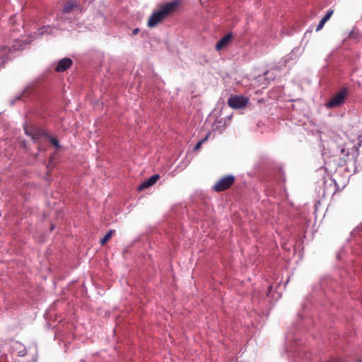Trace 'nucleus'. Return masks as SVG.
I'll list each match as a JSON object with an SVG mask.
<instances>
[{
	"label": "nucleus",
	"mask_w": 362,
	"mask_h": 362,
	"mask_svg": "<svg viewBox=\"0 0 362 362\" xmlns=\"http://www.w3.org/2000/svg\"><path fill=\"white\" fill-rule=\"evenodd\" d=\"M178 6V1H173L163 5L158 10L153 12L148 21V26L155 27L165 18L173 13Z\"/></svg>",
	"instance_id": "obj_1"
},
{
	"label": "nucleus",
	"mask_w": 362,
	"mask_h": 362,
	"mask_svg": "<svg viewBox=\"0 0 362 362\" xmlns=\"http://www.w3.org/2000/svg\"><path fill=\"white\" fill-rule=\"evenodd\" d=\"M348 95V89L344 88L339 92L335 93L329 100L326 103L327 108H334L341 106L344 104L345 99Z\"/></svg>",
	"instance_id": "obj_2"
},
{
	"label": "nucleus",
	"mask_w": 362,
	"mask_h": 362,
	"mask_svg": "<svg viewBox=\"0 0 362 362\" xmlns=\"http://www.w3.org/2000/svg\"><path fill=\"white\" fill-rule=\"evenodd\" d=\"M248 103V99L243 96L234 95L228 100V105L234 109H241Z\"/></svg>",
	"instance_id": "obj_3"
},
{
	"label": "nucleus",
	"mask_w": 362,
	"mask_h": 362,
	"mask_svg": "<svg viewBox=\"0 0 362 362\" xmlns=\"http://www.w3.org/2000/svg\"><path fill=\"white\" fill-rule=\"evenodd\" d=\"M234 182V177L232 175L226 176L221 179L214 186V189L217 192H221L228 189Z\"/></svg>",
	"instance_id": "obj_4"
},
{
	"label": "nucleus",
	"mask_w": 362,
	"mask_h": 362,
	"mask_svg": "<svg viewBox=\"0 0 362 362\" xmlns=\"http://www.w3.org/2000/svg\"><path fill=\"white\" fill-rule=\"evenodd\" d=\"M71 64L72 60L70 58H64L58 62L57 66L55 67V71L57 72L64 71L68 68H69Z\"/></svg>",
	"instance_id": "obj_5"
},
{
	"label": "nucleus",
	"mask_w": 362,
	"mask_h": 362,
	"mask_svg": "<svg viewBox=\"0 0 362 362\" xmlns=\"http://www.w3.org/2000/svg\"><path fill=\"white\" fill-rule=\"evenodd\" d=\"M160 176L158 175H153L151 177H149L146 181L143 182L140 186L139 187V190H142L144 189H146L153 185H154L158 180L159 179Z\"/></svg>",
	"instance_id": "obj_6"
},
{
	"label": "nucleus",
	"mask_w": 362,
	"mask_h": 362,
	"mask_svg": "<svg viewBox=\"0 0 362 362\" xmlns=\"http://www.w3.org/2000/svg\"><path fill=\"white\" fill-rule=\"evenodd\" d=\"M232 39L231 35H228L224 37L221 38L216 45V49L217 51H220L224 47H226Z\"/></svg>",
	"instance_id": "obj_7"
},
{
	"label": "nucleus",
	"mask_w": 362,
	"mask_h": 362,
	"mask_svg": "<svg viewBox=\"0 0 362 362\" xmlns=\"http://www.w3.org/2000/svg\"><path fill=\"white\" fill-rule=\"evenodd\" d=\"M10 49L5 45H0V66L4 64L8 59Z\"/></svg>",
	"instance_id": "obj_8"
},
{
	"label": "nucleus",
	"mask_w": 362,
	"mask_h": 362,
	"mask_svg": "<svg viewBox=\"0 0 362 362\" xmlns=\"http://www.w3.org/2000/svg\"><path fill=\"white\" fill-rule=\"evenodd\" d=\"M25 134L31 136L33 140H37L40 136L42 134V132L39 129H28V128H25Z\"/></svg>",
	"instance_id": "obj_9"
},
{
	"label": "nucleus",
	"mask_w": 362,
	"mask_h": 362,
	"mask_svg": "<svg viewBox=\"0 0 362 362\" xmlns=\"http://www.w3.org/2000/svg\"><path fill=\"white\" fill-rule=\"evenodd\" d=\"M332 13H333L332 10L328 11V12L326 13V15L319 22V24L316 28V31H319L323 28L325 23L331 18Z\"/></svg>",
	"instance_id": "obj_10"
},
{
	"label": "nucleus",
	"mask_w": 362,
	"mask_h": 362,
	"mask_svg": "<svg viewBox=\"0 0 362 362\" xmlns=\"http://www.w3.org/2000/svg\"><path fill=\"white\" fill-rule=\"evenodd\" d=\"M75 4L73 1H69L63 8L64 13H70L71 11L75 7Z\"/></svg>",
	"instance_id": "obj_11"
},
{
	"label": "nucleus",
	"mask_w": 362,
	"mask_h": 362,
	"mask_svg": "<svg viewBox=\"0 0 362 362\" xmlns=\"http://www.w3.org/2000/svg\"><path fill=\"white\" fill-rule=\"evenodd\" d=\"M114 233V230H110L101 240H100V244L102 245H105L107 240L112 237V233Z\"/></svg>",
	"instance_id": "obj_12"
},
{
	"label": "nucleus",
	"mask_w": 362,
	"mask_h": 362,
	"mask_svg": "<svg viewBox=\"0 0 362 362\" xmlns=\"http://www.w3.org/2000/svg\"><path fill=\"white\" fill-rule=\"evenodd\" d=\"M48 139L53 145H54L57 148H59V142L55 138L49 136Z\"/></svg>",
	"instance_id": "obj_13"
},
{
	"label": "nucleus",
	"mask_w": 362,
	"mask_h": 362,
	"mask_svg": "<svg viewBox=\"0 0 362 362\" xmlns=\"http://www.w3.org/2000/svg\"><path fill=\"white\" fill-rule=\"evenodd\" d=\"M207 138H208V136H206V138H205L204 139H202V140H201L200 141H199V142L197 144V145H196V146H195L194 149H195V150L199 149V148L201 147L202 144H203V143H204V142L207 139Z\"/></svg>",
	"instance_id": "obj_14"
},
{
	"label": "nucleus",
	"mask_w": 362,
	"mask_h": 362,
	"mask_svg": "<svg viewBox=\"0 0 362 362\" xmlns=\"http://www.w3.org/2000/svg\"><path fill=\"white\" fill-rule=\"evenodd\" d=\"M139 33V28H135L132 31V35H136Z\"/></svg>",
	"instance_id": "obj_15"
},
{
	"label": "nucleus",
	"mask_w": 362,
	"mask_h": 362,
	"mask_svg": "<svg viewBox=\"0 0 362 362\" xmlns=\"http://www.w3.org/2000/svg\"><path fill=\"white\" fill-rule=\"evenodd\" d=\"M271 289H272V286H269V292H268L267 296H269V295H270Z\"/></svg>",
	"instance_id": "obj_16"
},
{
	"label": "nucleus",
	"mask_w": 362,
	"mask_h": 362,
	"mask_svg": "<svg viewBox=\"0 0 362 362\" xmlns=\"http://www.w3.org/2000/svg\"><path fill=\"white\" fill-rule=\"evenodd\" d=\"M356 362H362V360H357Z\"/></svg>",
	"instance_id": "obj_17"
}]
</instances>
